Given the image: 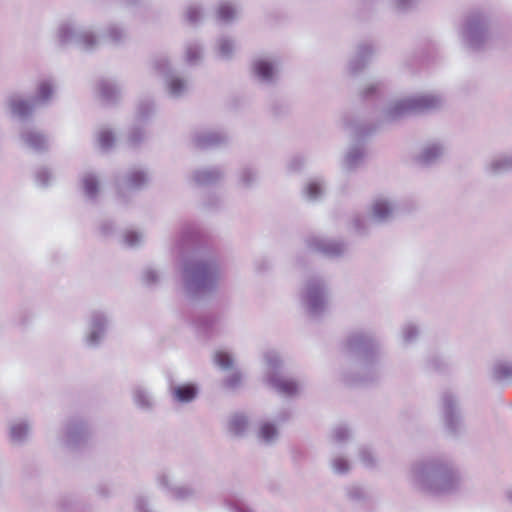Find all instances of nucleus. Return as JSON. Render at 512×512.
<instances>
[{
  "instance_id": "obj_5",
  "label": "nucleus",
  "mask_w": 512,
  "mask_h": 512,
  "mask_svg": "<svg viewBox=\"0 0 512 512\" xmlns=\"http://www.w3.org/2000/svg\"><path fill=\"white\" fill-rule=\"evenodd\" d=\"M445 101L438 94H424L390 101L382 110L378 125L394 124L419 113H427L443 107Z\"/></svg>"
},
{
  "instance_id": "obj_52",
  "label": "nucleus",
  "mask_w": 512,
  "mask_h": 512,
  "mask_svg": "<svg viewBox=\"0 0 512 512\" xmlns=\"http://www.w3.org/2000/svg\"><path fill=\"white\" fill-rule=\"evenodd\" d=\"M214 363L223 370H229L233 367L232 357L223 351H217L214 354Z\"/></svg>"
},
{
  "instance_id": "obj_14",
  "label": "nucleus",
  "mask_w": 512,
  "mask_h": 512,
  "mask_svg": "<svg viewBox=\"0 0 512 512\" xmlns=\"http://www.w3.org/2000/svg\"><path fill=\"white\" fill-rule=\"evenodd\" d=\"M153 113L154 105L151 100L145 99L139 103L136 113L137 123L130 128L127 135V144L129 147L137 148L146 140L147 134L143 123L147 121Z\"/></svg>"
},
{
  "instance_id": "obj_6",
  "label": "nucleus",
  "mask_w": 512,
  "mask_h": 512,
  "mask_svg": "<svg viewBox=\"0 0 512 512\" xmlns=\"http://www.w3.org/2000/svg\"><path fill=\"white\" fill-rule=\"evenodd\" d=\"M301 301L311 317H320L327 310L330 301L326 282L316 275L309 277L302 288Z\"/></svg>"
},
{
  "instance_id": "obj_34",
  "label": "nucleus",
  "mask_w": 512,
  "mask_h": 512,
  "mask_svg": "<svg viewBox=\"0 0 512 512\" xmlns=\"http://www.w3.org/2000/svg\"><path fill=\"white\" fill-rule=\"evenodd\" d=\"M82 190L87 200L94 202L99 194V180L92 172H86L81 178Z\"/></svg>"
},
{
  "instance_id": "obj_42",
  "label": "nucleus",
  "mask_w": 512,
  "mask_h": 512,
  "mask_svg": "<svg viewBox=\"0 0 512 512\" xmlns=\"http://www.w3.org/2000/svg\"><path fill=\"white\" fill-rule=\"evenodd\" d=\"M426 370L434 373H446L451 367V361L440 355H433L426 361Z\"/></svg>"
},
{
  "instance_id": "obj_59",
  "label": "nucleus",
  "mask_w": 512,
  "mask_h": 512,
  "mask_svg": "<svg viewBox=\"0 0 512 512\" xmlns=\"http://www.w3.org/2000/svg\"><path fill=\"white\" fill-rule=\"evenodd\" d=\"M135 506H136V509L139 511V512H153L150 508H149V500L146 496L144 495H139L136 497L135 499Z\"/></svg>"
},
{
  "instance_id": "obj_28",
  "label": "nucleus",
  "mask_w": 512,
  "mask_h": 512,
  "mask_svg": "<svg viewBox=\"0 0 512 512\" xmlns=\"http://www.w3.org/2000/svg\"><path fill=\"white\" fill-rule=\"evenodd\" d=\"M485 169L486 172L492 176H499L512 172V153L494 156L486 164Z\"/></svg>"
},
{
  "instance_id": "obj_44",
  "label": "nucleus",
  "mask_w": 512,
  "mask_h": 512,
  "mask_svg": "<svg viewBox=\"0 0 512 512\" xmlns=\"http://www.w3.org/2000/svg\"><path fill=\"white\" fill-rule=\"evenodd\" d=\"M203 49L197 42H189L185 48V60L189 65H197L202 60Z\"/></svg>"
},
{
  "instance_id": "obj_64",
  "label": "nucleus",
  "mask_w": 512,
  "mask_h": 512,
  "mask_svg": "<svg viewBox=\"0 0 512 512\" xmlns=\"http://www.w3.org/2000/svg\"><path fill=\"white\" fill-rule=\"evenodd\" d=\"M289 412L285 411L282 416H279L277 419L279 422H283L289 418Z\"/></svg>"
},
{
  "instance_id": "obj_55",
  "label": "nucleus",
  "mask_w": 512,
  "mask_h": 512,
  "mask_svg": "<svg viewBox=\"0 0 512 512\" xmlns=\"http://www.w3.org/2000/svg\"><path fill=\"white\" fill-rule=\"evenodd\" d=\"M35 178L38 186L47 187L52 180V174L47 168L42 167L37 170Z\"/></svg>"
},
{
  "instance_id": "obj_1",
  "label": "nucleus",
  "mask_w": 512,
  "mask_h": 512,
  "mask_svg": "<svg viewBox=\"0 0 512 512\" xmlns=\"http://www.w3.org/2000/svg\"><path fill=\"white\" fill-rule=\"evenodd\" d=\"M408 480L415 489L430 495L451 494L460 485L458 470L451 460L444 457H429L413 462Z\"/></svg>"
},
{
  "instance_id": "obj_39",
  "label": "nucleus",
  "mask_w": 512,
  "mask_h": 512,
  "mask_svg": "<svg viewBox=\"0 0 512 512\" xmlns=\"http://www.w3.org/2000/svg\"><path fill=\"white\" fill-rule=\"evenodd\" d=\"M358 459L360 463L368 469L376 468L379 458L374 449L368 445H361L358 448Z\"/></svg>"
},
{
  "instance_id": "obj_9",
  "label": "nucleus",
  "mask_w": 512,
  "mask_h": 512,
  "mask_svg": "<svg viewBox=\"0 0 512 512\" xmlns=\"http://www.w3.org/2000/svg\"><path fill=\"white\" fill-rule=\"evenodd\" d=\"M462 37L472 50L482 49L490 39L487 17L480 13L471 14L466 20Z\"/></svg>"
},
{
  "instance_id": "obj_16",
  "label": "nucleus",
  "mask_w": 512,
  "mask_h": 512,
  "mask_svg": "<svg viewBox=\"0 0 512 512\" xmlns=\"http://www.w3.org/2000/svg\"><path fill=\"white\" fill-rule=\"evenodd\" d=\"M252 76L256 82L265 86H272L279 79V71L276 62L259 57L252 62Z\"/></svg>"
},
{
  "instance_id": "obj_30",
  "label": "nucleus",
  "mask_w": 512,
  "mask_h": 512,
  "mask_svg": "<svg viewBox=\"0 0 512 512\" xmlns=\"http://www.w3.org/2000/svg\"><path fill=\"white\" fill-rule=\"evenodd\" d=\"M98 93L103 102L114 104L120 99L121 89L115 81L101 79L98 83Z\"/></svg>"
},
{
  "instance_id": "obj_27",
  "label": "nucleus",
  "mask_w": 512,
  "mask_h": 512,
  "mask_svg": "<svg viewBox=\"0 0 512 512\" xmlns=\"http://www.w3.org/2000/svg\"><path fill=\"white\" fill-rule=\"evenodd\" d=\"M173 399L179 403H190L198 395V387L193 383L170 384Z\"/></svg>"
},
{
  "instance_id": "obj_58",
  "label": "nucleus",
  "mask_w": 512,
  "mask_h": 512,
  "mask_svg": "<svg viewBox=\"0 0 512 512\" xmlns=\"http://www.w3.org/2000/svg\"><path fill=\"white\" fill-rule=\"evenodd\" d=\"M304 163L305 159L300 155H296L289 160L287 167L289 171L297 172L303 167Z\"/></svg>"
},
{
  "instance_id": "obj_19",
  "label": "nucleus",
  "mask_w": 512,
  "mask_h": 512,
  "mask_svg": "<svg viewBox=\"0 0 512 512\" xmlns=\"http://www.w3.org/2000/svg\"><path fill=\"white\" fill-rule=\"evenodd\" d=\"M228 140L226 133L211 129L200 130L193 135V143L200 149L218 148L226 145Z\"/></svg>"
},
{
  "instance_id": "obj_43",
  "label": "nucleus",
  "mask_w": 512,
  "mask_h": 512,
  "mask_svg": "<svg viewBox=\"0 0 512 512\" xmlns=\"http://www.w3.org/2000/svg\"><path fill=\"white\" fill-rule=\"evenodd\" d=\"M258 438L267 445L273 444L278 438L276 426L270 422L262 424L259 428Z\"/></svg>"
},
{
  "instance_id": "obj_38",
  "label": "nucleus",
  "mask_w": 512,
  "mask_h": 512,
  "mask_svg": "<svg viewBox=\"0 0 512 512\" xmlns=\"http://www.w3.org/2000/svg\"><path fill=\"white\" fill-rule=\"evenodd\" d=\"M198 240V233L192 226H185L181 230L179 239L177 241V247L180 253L187 251Z\"/></svg>"
},
{
  "instance_id": "obj_24",
  "label": "nucleus",
  "mask_w": 512,
  "mask_h": 512,
  "mask_svg": "<svg viewBox=\"0 0 512 512\" xmlns=\"http://www.w3.org/2000/svg\"><path fill=\"white\" fill-rule=\"evenodd\" d=\"M8 106L11 114L20 120L27 119L37 108L32 98L23 99L18 95H13L8 99Z\"/></svg>"
},
{
  "instance_id": "obj_26",
  "label": "nucleus",
  "mask_w": 512,
  "mask_h": 512,
  "mask_svg": "<svg viewBox=\"0 0 512 512\" xmlns=\"http://www.w3.org/2000/svg\"><path fill=\"white\" fill-rule=\"evenodd\" d=\"M22 142L37 153L44 152L48 149V142L44 134L35 130H23L20 134Z\"/></svg>"
},
{
  "instance_id": "obj_36",
  "label": "nucleus",
  "mask_w": 512,
  "mask_h": 512,
  "mask_svg": "<svg viewBox=\"0 0 512 512\" xmlns=\"http://www.w3.org/2000/svg\"><path fill=\"white\" fill-rule=\"evenodd\" d=\"M330 467L335 474L345 475L351 470V462L341 450L332 449Z\"/></svg>"
},
{
  "instance_id": "obj_11",
  "label": "nucleus",
  "mask_w": 512,
  "mask_h": 512,
  "mask_svg": "<svg viewBox=\"0 0 512 512\" xmlns=\"http://www.w3.org/2000/svg\"><path fill=\"white\" fill-rule=\"evenodd\" d=\"M154 69L165 77L166 88L170 97L178 99L189 91L188 80L174 74L166 55L160 54L153 59Z\"/></svg>"
},
{
  "instance_id": "obj_57",
  "label": "nucleus",
  "mask_w": 512,
  "mask_h": 512,
  "mask_svg": "<svg viewBox=\"0 0 512 512\" xmlns=\"http://www.w3.org/2000/svg\"><path fill=\"white\" fill-rule=\"evenodd\" d=\"M398 11L405 12L418 5L420 0H392Z\"/></svg>"
},
{
  "instance_id": "obj_17",
  "label": "nucleus",
  "mask_w": 512,
  "mask_h": 512,
  "mask_svg": "<svg viewBox=\"0 0 512 512\" xmlns=\"http://www.w3.org/2000/svg\"><path fill=\"white\" fill-rule=\"evenodd\" d=\"M157 483L161 488L167 490L171 498L178 501L190 500L197 495L196 489L192 486L175 485L173 483L172 477L166 472L158 475Z\"/></svg>"
},
{
  "instance_id": "obj_62",
  "label": "nucleus",
  "mask_w": 512,
  "mask_h": 512,
  "mask_svg": "<svg viewBox=\"0 0 512 512\" xmlns=\"http://www.w3.org/2000/svg\"><path fill=\"white\" fill-rule=\"evenodd\" d=\"M73 505H74V500L71 497H63L59 501V507L63 511L69 510L70 508H72Z\"/></svg>"
},
{
  "instance_id": "obj_53",
  "label": "nucleus",
  "mask_w": 512,
  "mask_h": 512,
  "mask_svg": "<svg viewBox=\"0 0 512 512\" xmlns=\"http://www.w3.org/2000/svg\"><path fill=\"white\" fill-rule=\"evenodd\" d=\"M242 378V374L235 371L224 379L223 386L231 391H236L242 386Z\"/></svg>"
},
{
  "instance_id": "obj_61",
  "label": "nucleus",
  "mask_w": 512,
  "mask_h": 512,
  "mask_svg": "<svg viewBox=\"0 0 512 512\" xmlns=\"http://www.w3.org/2000/svg\"><path fill=\"white\" fill-rule=\"evenodd\" d=\"M99 229L102 235L109 236L113 232V223L109 220H104L100 224Z\"/></svg>"
},
{
  "instance_id": "obj_49",
  "label": "nucleus",
  "mask_w": 512,
  "mask_h": 512,
  "mask_svg": "<svg viewBox=\"0 0 512 512\" xmlns=\"http://www.w3.org/2000/svg\"><path fill=\"white\" fill-rule=\"evenodd\" d=\"M161 272L153 267H146L142 272V283L147 287H153L160 283Z\"/></svg>"
},
{
  "instance_id": "obj_3",
  "label": "nucleus",
  "mask_w": 512,
  "mask_h": 512,
  "mask_svg": "<svg viewBox=\"0 0 512 512\" xmlns=\"http://www.w3.org/2000/svg\"><path fill=\"white\" fill-rule=\"evenodd\" d=\"M56 37L60 47L74 46L81 51L92 52L100 46L101 41L116 46L122 45L128 39L129 33L127 28L118 22L109 23L101 36L90 27L64 22L59 25Z\"/></svg>"
},
{
  "instance_id": "obj_4",
  "label": "nucleus",
  "mask_w": 512,
  "mask_h": 512,
  "mask_svg": "<svg viewBox=\"0 0 512 512\" xmlns=\"http://www.w3.org/2000/svg\"><path fill=\"white\" fill-rule=\"evenodd\" d=\"M221 277V266L214 256L183 262L181 270L183 291L192 300H199L217 292Z\"/></svg>"
},
{
  "instance_id": "obj_47",
  "label": "nucleus",
  "mask_w": 512,
  "mask_h": 512,
  "mask_svg": "<svg viewBox=\"0 0 512 512\" xmlns=\"http://www.w3.org/2000/svg\"><path fill=\"white\" fill-rule=\"evenodd\" d=\"M216 322V318L209 314L199 315L197 316L193 324L198 332L207 333L214 326Z\"/></svg>"
},
{
  "instance_id": "obj_41",
  "label": "nucleus",
  "mask_w": 512,
  "mask_h": 512,
  "mask_svg": "<svg viewBox=\"0 0 512 512\" xmlns=\"http://www.w3.org/2000/svg\"><path fill=\"white\" fill-rule=\"evenodd\" d=\"M30 425L26 421H19L10 426V439L13 443L22 444L28 437Z\"/></svg>"
},
{
  "instance_id": "obj_46",
  "label": "nucleus",
  "mask_w": 512,
  "mask_h": 512,
  "mask_svg": "<svg viewBox=\"0 0 512 512\" xmlns=\"http://www.w3.org/2000/svg\"><path fill=\"white\" fill-rule=\"evenodd\" d=\"M97 141L103 151H108L115 143V136L111 130L103 127L97 133Z\"/></svg>"
},
{
  "instance_id": "obj_37",
  "label": "nucleus",
  "mask_w": 512,
  "mask_h": 512,
  "mask_svg": "<svg viewBox=\"0 0 512 512\" xmlns=\"http://www.w3.org/2000/svg\"><path fill=\"white\" fill-rule=\"evenodd\" d=\"M345 125L351 131L355 138H362L368 136L376 131L377 126L364 123L359 119H346Z\"/></svg>"
},
{
  "instance_id": "obj_13",
  "label": "nucleus",
  "mask_w": 512,
  "mask_h": 512,
  "mask_svg": "<svg viewBox=\"0 0 512 512\" xmlns=\"http://www.w3.org/2000/svg\"><path fill=\"white\" fill-rule=\"evenodd\" d=\"M149 177L142 169H131L125 175L116 180V190L119 198L128 200L132 194L143 189L148 183Z\"/></svg>"
},
{
  "instance_id": "obj_40",
  "label": "nucleus",
  "mask_w": 512,
  "mask_h": 512,
  "mask_svg": "<svg viewBox=\"0 0 512 512\" xmlns=\"http://www.w3.org/2000/svg\"><path fill=\"white\" fill-rule=\"evenodd\" d=\"M54 93L52 84L49 81H42L37 88L35 97H32L37 107L45 106L49 103Z\"/></svg>"
},
{
  "instance_id": "obj_63",
  "label": "nucleus",
  "mask_w": 512,
  "mask_h": 512,
  "mask_svg": "<svg viewBox=\"0 0 512 512\" xmlns=\"http://www.w3.org/2000/svg\"><path fill=\"white\" fill-rule=\"evenodd\" d=\"M232 512H256L252 507L245 503H237L232 507Z\"/></svg>"
},
{
  "instance_id": "obj_25",
  "label": "nucleus",
  "mask_w": 512,
  "mask_h": 512,
  "mask_svg": "<svg viewBox=\"0 0 512 512\" xmlns=\"http://www.w3.org/2000/svg\"><path fill=\"white\" fill-rule=\"evenodd\" d=\"M365 147L363 143L357 142L352 144L343 159V168L346 171H354L359 168L365 160Z\"/></svg>"
},
{
  "instance_id": "obj_15",
  "label": "nucleus",
  "mask_w": 512,
  "mask_h": 512,
  "mask_svg": "<svg viewBox=\"0 0 512 512\" xmlns=\"http://www.w3.org/2000/svg\"><path fill=\"white\" fill-rule=\"evenodd\" d=\"M305 242L310 251L331 259L343 256L348 249L347 245L342 241L320 236H310Z\"/></svg>"
},
{
  "instance_id": "obj_33",
  "label": "nucleus",
  "mask_w": 512,
  "mask_h": 512,
  "mask_svg": "<svg viewBox=\"0 0 512 512\" xmlns=\"http://www.w3.org/2000/svg\"><path fill=\"white\" fill-rule=\"evenodd\" d=\"M493 380L499 383H512V361L498 360L491 369Z\"/></svg>"
},
{
  "instance_id": "obj_23",
  "label": "nucleus",
  "mask_w": 512,
  "mask_h": 512,
  "mask_svg": "<svg viewBox=\"0 0 512 512\" xmlns=\"http://www.w3.org/2000/svg\"><path fill=\"white\" fill-rule=\"evenodd\" d=\"M250 426L249 416L242 411L231 413L227 418V431L234 438H244Z\"/></svg>"
},
{
  "instance_id": "obj_31",
  "label": "nucleus",
  "mask_w": 512,
  "mask_h": 512,
  "mask_svg": "<svg viewBox=\"0 0 512 512\" xmlns=\"http://www.w3.org/2000/svg\"><path fill=\"white\" fill-rule=\"evenodd\" d=\"M353 438V433L351 429L345 424H338L331 429L329 435V443L331 445V449L333 450H342L344 445L351 441Z\"/></svg>"
},
{
  "instance_id": "obj_22",
  "label": "nucleus",
  "mask_w": 512,
  "mask_h": 512,
  "mask_svg": "<svg viewBox=\"0 0 512 512\" xmlns=\"http://www.w3.org/2000/svg\"><path fill=\"white\" fill-rule=\"evenodd\" d=\"M345 498L347 501L358 507H368L373 502L371 491L360 484H350L344 488Z\"/></svg>"
},
{
  "instance_id": "obj_29",
  "label": "nucleus",
  "mask_w": 512,
  "mask_h": 512,
  "mask_svg": "<svg viewBox=\"0 0 512 512\" xmlns=\"http://www.w3.org/2000/svg\"><path fill=\"white\" fill-rule=\"evenodd\" d=\"M132 398L134 404L145 412H150L155 406V400L147 387L137 384L132 388Z\"/></svg>"
},
{
  "instance_id": "obj_7",
  "label": "nucleus",
  "mask_w": 512,
  "mask_h": 512,
  "mask_svg": "<svg viewBox=\"0 0 512 512\" xmlns=\"http://www.w3.org/2000/svg\"><path fill=\"white\" fill-rule=\"evenodd\" d=\"M398 211L397 203L387 197H377L371 206L370 217L356 216L353 226L358 234L364 235L373 223L385 224L392 221Z\"/></svg>"
},
{
  "instance_id": "obj_8",
  "label": "nucleus",
  "mask_w": 512,
  "mask_h": 512,
  "mask_svg": "<svg viewBox=\"0 0 512 512\" xmlns=\"http://www.w3.org/2000/svg\"><path fill=\"white\" fill-rule=\"evenodd\" d=\"M267 365L266 381L278 393L293 396L298 392V384L295 380L286 378L281 373L282 360L275 351H268L264 355Z\"/></svg>"
},
{
  "instance_id": "obj_45",
  "label": "nucleus",
  "mask_w": 512,
  "mask_h": 512,
  "mask_svg": "<svg viewBox=\"0 0 512 512\" xmlns=\"http://www.w3.org/2000/svg\"><path fill=\"white\" fill-rule=\"evenodd\" d=\"M237 7L230 2H221L217 10V17L223 23H230L237 17Z\"/></svg>"
},
{
  "instance_id": "obj_32",
  "label": "nucleus",
  "mask_w": 512,
  "mask_h": 512,
  "mask_svg": "<svg viewBox=\"0 0 512 512\" xmlns=\"http://www.w3.org/2000/svg\"><path fill=\"white\" fill-rule=\"evenodd\" d=\"M223 175L219 168H204L195 170L192 178L198 186H209L218 183Z\"/></svg>"
},
{
  "instance_id": "obj_60",
  "label": "nucleus",
  "mask_w": 512,
  "mask_h": 512,
  "mask_svg": "<svg viewBox=\"0 0 512 512\" xmlns=\"http://www.w3.org/2000/svg\"><path fill=\"white\" fill-rule=\"evenodd\" d=\"M381 86L380 82L370 83L361 93L363 98H370L377 94Z\"/></svg>"
},
{
  "instance_id": "obj_12",
  "label": "nucleus",
  "mask_w": 512,
  "mask_h": 512,
  "mask_svg": "<svg viewBox=\"0 0 512 512\" xmlns=\"http://www.w3.org/2000/svg\"><path fill=\"white\" fill-rule=\"evenodd\" d=\"M90 435L88 423L82 418L73 417L65 424L62 444L69 449H78L87 443Z\"/></svg>"
},
{
  "instance_id": "obj_35",
  "label": "nucleus",
  "mask_w": 512,
  "mask_h": 512,
  "mask_svg": "<svg viewBox=\"0 0 512 512\" xmlns=\"http://www.w3.org/2000/svg\"><path fill=\"white\" fill-rule=\"evenodd\" d=\"M325 193L324 182L320 178L310 179L303 187V197L311 202L320 200Z\"/></svg>"
},
{
  "instance_id": "obj_56",
  "label": "nucleus",
  "mask_w": 512,
  "mask_h": 512,
  "mask_svg": "<svg viewBox=\"0 0 512 512\" xmlns=\"http://www.w3.org/2000/svg\"><path fill=\"white\" fill-rule=\"evenodd\" d=\"M201 15V9L197 5H191L187 8L186 19L190 24H197L201 19Z\"/></svg>"
},
{
  "instance_id": "obj_50",
  "label": "nucleus",
  "mask_w": 512,
  "mask_h": 512,
  "mask_svg": "<svg viewBox=\"0 0 512 512\" xmlns=\"http://www.w3.org/2000/svg\"><path fill=\"white\" fill-rule=\"evenodd\" d=\"M234 52V43L227 37L218 40V53L222 59H230Z\"/></svg>"
},
{
  "instance_id": "obj_48",
  "label": "nucleus",
  "mask_w": 512,
  "mask_h": 512,
  "mask_svg": "<svg viewBox=\"0 0 512 512\" xmlns=\"http://www.w3.org/2000/svg\"><path fill=\"white\" fill-rule=\"evenodd\" d=\"M258 181V173L251 167L243 168L239 173V182L245 188L252 187Z\"/></svg>"
},
{
  "instance_id": "obj_10",
  "label": "nucleus",
  "mask_w": 512,
  "mask_h": 512,
  "mask_svg": "<svg viewBox=\"0 0 512 512\" xmlns=\"http://www.w3.org/2000/svg\"><path fill=\"white\" fill-rule=\"evenodd\" d=\"M442 417L446 431L453 437L465 432V423L457 397L450 391L441 396Z\"/></svg>"
},
{
  "instance_id": "obj_20",
  "label": "nucleus",
  "mask_w": 512,
  "mask_h": 512,
  "mask_svg": "<svg viewBox=\"0 0 512 512\" xmlns=\"http://www.w3.org/2000/svg\"><path fill=\"white\" fill-rule=\"evenodd\" d=\"M445 147L439 142L427 143L415 156V162L422 167L436 164L444 155Z\"/></svg>"
},
{
  "instance_id": "obj_18",
  "label": "nucleus",
  "mask_w": 512,
  "mask_h": 512,
  "mask_svg": "<svg viewBox=\"0 0 512 512\" xmlns=\"http://www.w3.org/2000/svg\"><path fill=\"white\" fill-rule=\"evenodd\" d=\"M108 326L107 316L100 311H93L85 338L89 347H97L105 336Z\"/></svg>"
},
{
  "instance_id": "obj_54",
  "label": "nucleus",
  "mask_w": 512,
  "mask_h": 512,
  "mask_svg": "<svg viewBox=\"0 0 512 512\" xmlns=\"http://www.w3.org/2000/svg\"><path fill=\"white\" fill-rule=\"evenodd\" d=\"M123 242L127 247H138L143 242V235L137 231H127L123 236Z\"/></svg>"
},
{
  "instance_id": "obj_2",
  "label": "nucleus",
  "mask_w": 512,
  "mask_h": 512,
  "mask_svg": "<svg viewBox=\"0 0 512 512\" xmlns=\"http://www.w3.org/2000/svg\"><path fill=\"white\" fill-rule=\"evenodd\" d=\"M344 350L357 370V375H343L347 385H367L378 379L380 343L372 331L358 330L350 333L345 340Z\"/></svg>"
},
{
  "instance_id": "obj_51",
  "label": "nucleus",
  "mask_w": 512,
  "mask_h": 512,
  "mask_svg": "<svg viewBox=\"0 0 512 512\" xmlns=\"http://www.w3.org/2000/svg\"><path fill=\"white\" fill-rule=\"evenodd\" d=\"M419 336V329L413 323H407L402 328V338L405 344L413 343Z\"/></svg>"
},
{
  "instance_id": "obj_21",
  "label": "nucleus",
  "mask_w": 512,
  "mask_h": 512,
  "mask_svg": "<svg viewBox=\"0 0 512 512\" xmlns=\"http://www.w3.org/2000/svg\"><path fill=\"white\" fill-rule=\"evenodd\" d=\"M375 50L370 43H361L357 46L354 55L348 62V69L352 75L361 72L370 62Z\"/></svg>"
}]
</instances>
